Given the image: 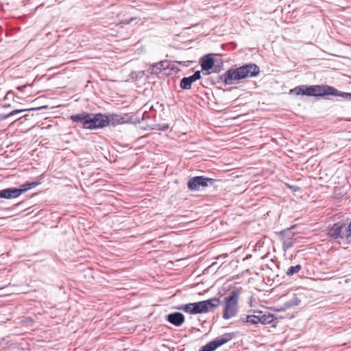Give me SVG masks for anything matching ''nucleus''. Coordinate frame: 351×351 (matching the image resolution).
Listing matches in <instances>:
<instances>
[{
	"label": "nucleus",
	"mask_w": 351,
	"mask_h": 351,
	"mask_svg": "<svg viewBox=\"0 0 351 351\" xmlns=\"http://www.w3.org/2000/svg\"><path fill=\"white\" fill-rule=\"evenodd\" d=\"M290 94L295 95L313 96L316 97H324L328 99L329 96L341 97L351 99V93H341L333 86L321 85H300L289 90Z\"/></svg>",
	"instance_id": "1"
},
{
	"label": "nucleus",
	"mask_w": 351,
	"mask_h": 351,
	"mask_svg": "<svg viewBox=\"0 0 351 351\" xmlns=\"http://www.w3.org/2000/svg\"><path fill=\"white\" fill-rule=\"evenodd\" d=\"M260 72L259 67L255 64H245L236 69H231L225 72L221 79L228 85L239 82L241 80L255 77Z\"/></svg>",
	"instance_id": "2"
},
{
	"label": "nucleus",
	"mask_w": 351,
	"mask_h": 351,
	"mask_svg": "<svg viewBox=\"0 0 351 351\" xmlns=\"http://www.w3.org/2000/svg\"><path fill=\"white\" fill-rule=\"evenodd\" d=\"M241 293L239 289H233L223 301V318L229 319L234 317L239 311V300Z\"/></svg>",
	"instance_id": "3"
},
{
	"label": "nucleus",
	"mask_w": 351,
	"mask_h": 351,
	"mask_svg": "<svg viewBox=\"0 0 351 351\" xmlns=\"http://www.w3.org/2000/svg\"><path fill=\"white\" fill-rule=\"evenodd\" d=\"M327 235L339 244L351 243V236L347 234L346 225L341 222L328 226Z\"/></svg>",
	"instance_id": "4"
},
{
	"label": "nucleus",
	"mask_w": 351,
	"mask_h": 351,
	"mask_svg": "<svg viewBox=\"0 0 351 351\" xmlns=\"http://www.w3.org/2000/svg\"><path fill=\"white\" fill-rule=\"evenodd\" d=\"M220 304L217 298L193 303L194 314L206 313L213 311Z\"/></svg>",
	"instance_id": "5"
},
{
	"label": "nucleus",
	"mask_w": 351,
	"mask_h": 351,
	"mask_svg": "<svg viewBox=\"0 0 351 351\" xmlns=\"http://www.w3.org/2000/svg\"><path fill=\"white\" fill-rule=\"evenodd\" d=\"M87 129L93 130L96 128H103L106 126L107 118L106 115L98 113L88 114V121Z\"/></svg>",
	"instance_id": "6"
},
{
	"label": "nucleus",
	"mask_w": 351,
	"mask_h": 351,
	"mask_svg": "<svg viewBox=\"0 0 351 351\" xmlns=\"http://www.w3.org/2000/svg\"><path fill=\"white\" fill-rule=\"evenodd\" d=\"M232 338V334L225 333L204 346L199 351H214L218 347L230 341Z\"/></svg>",
	"instance_id": "7"
},
{
	"label": "nucleus",
	"mask_w": 351,
	"mask_h": 351,
	"mask_svg": "<svg viewBox=\"0 0 351 351\" xmlns=\"http://www.w3.org/2000/svg\"><path fill=\"white\" fill-rule=\"evenodd\" d=\"M211 178H205L204 176H195L188 180L187 186L191 191H198L200 187H206L208 186V183H212Z\"/></svg>",
	"instance_id": "8"
},
{
	"label": "nucleus",
	"mask_w": 351,
	"mask_h": 351,
	"mask_svg": "<svg viewBox=\"0 0 351 351\" xmlns=\"http://www.w3.org/2000/svg\"><path fill=\"white\" fill-rule=\"evenodd\" d=\"M201 73L199 71H195L192 75L183 77L181 80L180 87L184 90H189L191 88V84L195 81L200 79Z\"/></svg>",
	"instance_id": "9"
},
{
	"label": "nucleus",
	"mask_w": 351,
	"mask_h": 351,
	"mask_svg": "<svg viewBox=\"0 0 351 351\" xmlns=\"http://www.w3.org/2000/svg\"><path fill=\"white\" fill-rule=\"evenodd\" d=\"M22 193V188H7L0 190V198L12 199L19 197Z\"/></svg>",
	"instance_id": "10"
},
{
	"label": "nucleus",
	"mask_w": 351,
	"mask_h": 351,
	"mask_svg": "<svg viewBox=\"0 0 351 351\" xmlns=\"http://www.w3.org/2000/svg\"><path fill=\"white\" fill-rule=\"evenodd\" d=\"M88 114V112H82L73 114L70 116L69 119L74 123H80L83 128L87 129Z\"/></svg>",
	"instance_id": "11"
},
{
	"label": "nucleus",
	"mask_w": 351,
	"mask_h": 351,
	"mask_svg": "<svg viewBox=\"0 0 351 351\" xmlns=\"http://www.w3.org/2000/svg\"><path fill=\"white\" fill-rule=\"evenodd\" d=\"M166 319L171 324L180 326L184 323L185 318L182 313L176 312L169 314Z\"/></svg>",
	"instance_id": "12"
},
{
	"label": "nucleus",
	"mask_w": 351,
	"mask_h": 351,
	"mask_svg": "<svg viewBox=\"0 0 351 351\" xmlns=\"http://www.w3.org/2000/svg\"><path fill=\"white\" fill-rule=\"evenodd\" d=\"M259 324L263 325L271 324L275 320L273 314L268 312L258 311Z\"/></svg>",
	"instance_id": "13"
},
{
	"label": "nucleus",
	"mask_w": 351,
	"mask_h": 351,
	"mask_svg": "<svg viewBox=\"0 0 351 351\" xmlns=\"http://www.w3.org/2000/svg\"><path fill=\"white\" fill-rule=\"evenodd\" d=\"M107 123L106 126L109 125H117L125 123V119L120 114H112L106 115Z\"/></svg>",
	"instance_id": "14"
},
{
	"label": "nucleus",
	"mask_w": 351,
	"mask_h": 351,
	"mask_svg": "<svg viewBox=\"0 0 351 351\" xmlns=\"http://www.w3.org/2000/svg\"><path fill=\"white\" fill-rule=\"evenodd\" d=\"M243 323H247L253 325H258L259 324L258 311L255 312V314L247 315L245 318L241 319Z\"/></svg>",
	"instance_id": "15"
},
{
	"label": "nucleus",
	"mask_w": 351,
	"mask_h": 351,
	"mask_svg": "<svg viewBox=\"0 0 351 351\" xmlns=\"http://www.w3.org/2000/svg\"><path fill=\"white\" fill-rule=\"evenodd\" d=\"M300 302H301V300L298 298V295L294 293V294H293L291 299L287 301L285 303L284 306H285V308H290L293 306L299 305Z\"/></svg>",
	"instance_id": "16"
},
{
	"label": "nucleus",
	"mask_w": 351,
	"mask_h": 351,
	"mask_svg": "<svg viewBox=\"0 0 351 351\" xmlns=\"http://www.w3.org/2000/svg\"><path fill=\"white\" fill-rule=\"evenodd\" d=\"M214 65V59L213 58H203L201 60V66L202 70H210Z\"/></svg>",
	"instance_id": "17"
},
{
	"label": "nucleus",
	"mask_w": 351,
	"mask_h": 351,
	"mask_svg": "<svg viewBox=\"0 0 351 351\" xmlns=\"http://www.w3.org/2000/svg\"><path fill=\"white\" fill-rule=\"evenodd\" d=\"M177 309L184 311V312L190 314H194L193 303L186 304H182L177 307Z\"/></svg>",
	"instance_id": "18"
},
{
	"label": "nucleus",
	"mask_w": 351,
	"mask_h": 351,
	"mask_svg": "<svg viewBox=\"0 0 351 351\" xmlns=\"http://www.w3.org/2000/svg\"><path fill=\"white\" fill-rule=\"evenodd\" d=\"M301 269H302V267L300 265L291 266L287 270L286 274L289 276H291L295 274H298L301 270Z\"/></svg>",
	"instance_id": "19"
},
{
	"label": "nucleus",
	"mask_w": 351,
	"mask_h": 351,
	"mask_svg": "<svg viewBox=\"0 0 351 351\" xmlns=\"http://www.w3.org/2000/svg\"><path fill=\"white\" fill-rule=\"evenodd\" d=\"M162 62H158V63H156L155 64L153 65L152 66V73H156V74H158L159 73H160L162 70Z\"/></svg>",
	"instance_id": "20"
},
{
	"label": "nucleus",
	"mask_w": 351,
	"mask_h": 351,
	"mask_svg": "<svg viewBox=\"0 0 351 351\" xmlns=\"http://www.w3.org/2000/svg\"><path fill=\"white\" fill-rule=\"evenodd\" d=\"M37 185H38V182H26V183L23 184V192H25L29 189H31Z\"/></svg>",
	"instance_id": "21"
},
{
	"label": "nucleus",
	"mask_w": 351,
	"mask_h": 351,
	"mask_svg": "<svg viewBox=\"0 0 351 351\" xmlns=\"http://www.w3.org/2000/svg\"><path fill=\"white\" fill-rule=\"evenodd\" d=\"M135 19H136V18H134V17H132V18H130V19H125V20H124V21H122L121 22V23H123V24H129V23H130L132 21H134Z\"/></svg>",
	"instance_id": "22"
},
{
	"label": "nucleus",
	"mask_w": 351,
	"mask_h": 351,
	"mask_svg": "<svg viewBox=\"0 0 351 351\" xmlns=\"http://www.w3.org/2000/svg\"><path fill=\"white\" fill-rule=\"evenodd\" d=\"M4 341H5V339L3 338L0 339V350L4 349L5 348V346L4 345H3V343L4 342Z\"/></svg>",
	"instance_id": "23"
},
{
	"label": "nucleus",
	"mask_w": 351,
	"mask_h": 351,
	"mask_svg": "<svg viewBox=\"0 0 351 351\" xmlns=\"http://www.w3.org/2000/svg\"><path fill=\"white\" fill-rule=\"evenodd\" d=\"M22 112V110H21V109L16 110H14V111H12V112H10V113L9 114V115H10H10H13V114H15V113H19V112Z\"/></svg>",
	"instance_id": "24"
},
{
	"label": "nucleus",
	"mask_w": 351,
	"mask_h": 351,
	"mask_svg": "<svg viewBox=\"0 0 351 351\" xmlns=\"http://www.w3.org/2000/svg\"><path fill=\"white\" fill-rule=\"evenodd\" d=\"M29 110H30V109H29V108H27V109H23V112L29 111Z\"/></svg>",
	"instance_id": "25"
},
{
	"label": "nucleus",
	"mask_w": 351,
	"mask_h": 351,
	"mask_svg": "<svg viewBox=\"0 0 351 351\" xmlns=\"http://www.w3.org/2000/svg\"><path fill=\"white\" fill-rule=\"evenodd\" d=\"M291 245V243H289V244L287 245V247H290Z\"/></svg>",
	"instance_id": "26"
},
{
	"label": "nucleus",
	"mask_w": 351,
	"mask_h": 351,
	"mask_svg": "<svg viewBox=\"0 0 351 351\" xmlns=\"http://www.w3.org/2000/svg\"><path fill=\"white\" fill-rule=\"evenodd\" d=\"M19 90H22V86H18Z\"/></svg>",
	"instance_id": "27"
},
{
	"label": "nucleus",
	"mask_w": 351,
	"mask_h": 351,
	"mask_svg": "<svg viewBox=\"0 0 351 351\" xmlns=\"http://www.w3.org/2000/svg\"><path fill=\"white\" fill-rule=\"evenodd\" d=\"M26 116H27L26 114H23V118H25V117H26Z\"/></svg>",
	"instance_id": "28"
}]
</instances>
